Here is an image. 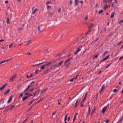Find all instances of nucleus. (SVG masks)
I'll return each mask as SVG.
<instances>
[{
  "label": "nucleus",
  "mask_w": 123,
  "mask_h": 123,
  "mask_svg": "<svg viewBox=\"0 0 123 123\" xmlns=\"http://www.w3.org/2000/svg\"><path fill=\"white\" fill-rule=\"evenodd\" d=\"M86 97L85 96L84 97V98L83 99V101H84L85 100V99H86Z\"/></svg>",
  "instance_id": "3c124183"
},
{
  "label": "nucleus",
  "mask_w": 123,
  "mask_h": 123,
  "mask_svg": "<svg viewBox=\"0 0 123 123\" xmlns=\"http://www.w3.org/2000/svg\"><path fill=\"white\" fill-rule=\"evenodd\" d=\"M15 107V106L14 105H12L11 106V107L10 108V109H12L13 108Z\"/></svg>",
  "instance_id": "c85d7f7f"
},
{
  "label": "nucleus",
  "mask_w": 123,
  "mask_h": 123,
  "mask_svg": "<svg viewBox=\"0 0 123 123\" xmlns=\"http://www.w3.org/2000/svg\"><path fill=\"white\" fill-rule=\"evenodd\" d=\"M109 106V104H108L106 106L104 107L102 109V111H101V112L103 113V114H104L107 108Z\"/></svg>",
  "instance_id": "f257e3e1"
},
{
  "label": "nucleus",
  "mask_w": 123,
  "mask_h": 123,
  "mask_svg": "<svg viewBox=\"0 0 123 123\" xmlns=\"http://www.w3.org/2000/svg\"><path fill=\"white\" fill-rule=\"evenodd\" d=\"M67 118L65 117L64 119V122L66 121V120L67 119Z\"/></svg>",
  "instance_id": "c03bdc74"
},
{
  "label": "nucleus",
  "mask_w": 123,
  "mask_h": 123,
  "mask_svg": "<svg viewBox=\"0 0 123 123\" xmlns=\"http://www.w3.org/2000/svg\"><path fill=\"white\" fill-rule=\"evenodd\" d=\"M91 31V30H89L88 31L86 34V35L87 34L89 33V32H90Z\"/></svg>",
  "instance_id": "a18cd8bd"
},
{
  "label": "nucleus",
  "mask_w": 123,
  "mask_h": 123,
  "mask_svg": "<svg viewBox=\"0 0 123 123\" xmlns=\"http://www.w3.org/2000/svg\"><path fill=\"white\" fill-rule=\"evenodd\" d=\"M108 53V52L107 51H105L104 53L103 54V56H105L106 54Z\"/></svg>",
  "instance_id": "6ab92c4d"
},
{
  "label": "nucleus",
  "mask_w": 123,
  "mask_h": 123,
  "mask_svg": "<svg viewBox=\"0 0 123 123\" xmlns=\"http://www.w3.org/2000/svg\"><path fill=\"white\" fill-rule=\"evenodd\" d=\"M16 74H15L12 76L10 79L9 81L11 82H12L14 81V80L16 78Z\"/></svg>",
  "instance_id": "f03ea898"
},
{
  "label": "nucleus",
  "mask_w": 123,
  "mask_h": 123,
  "mask_svg": "<svg viewBox=\"0 0 123 123\" xmlns=\"http://www.w3.org/2000/svg\"><path fill=\"white\" fill-rule=\"evenodd\" d=\"M111 64H109L106 67V68H108V67L111 65Z\"/></svg>",
  "instance_id": "58836bf2"
},
{
  "label": "nucleus",
  "mask_w": 123,
  "mask_h": 123,
  "mask_svg": "<svg viewBox=\"0 0 123 123\" xmlns=\"http://www.w3.org/2000/svg\"><path fill=\"white\" fill-rule=\"evenodd\" d=\"M30 123H33V120H31Z\"/></svg>",
  "instance_id": "338daca9"
},
{
  "label": "nucleus",
  "mask_w": 123,
  "mask_h": 123,
  "mask_svg": "<svg viewBox=\"0 0 123 123\" xmlns=\"http://www.w3.org/2000/svg\"><path fill=\"white\" fill-rule=\"evenodd\" d=\"M73 79L74 80H76V79L75 77H74Z\"/></svg>",
  "instance_id": "13d9d810"
},
{
  "label": "nucleus",
  "mask_w": 123,
  "mask_h": 123,
  "mask_svg": "<svg viewBox=\"0 0 123 123\" xmlns=\"http://www.w3.org/2000/svg\"><path fill=\"white\" fill-rule=\"evenodd\" d=\"M123 116H122L120 119L118 120L116 123H122L123 120Z\"/></svg>",
  "instance_id": "0eeeda50"
},
{
  "label": "nucleus",
  "mask_w": 123,
  "mask_h": 123,
  "mask_svg": "<svg viewBox=\"0 0 123 123\" xmlns=\"http://www.w3.org/2000/svg\"><path fill=\"white\" fill-rule=\"evenodd\" d=\"M105 85L104 84L103 85L102 87L101 90H103L105 88Z\"/></svg>",
  "instance_id": "5701e85b"
},
{
  "label": "nucleus",
  "mask_w": 123,
  "mask_h": 123,
  "mask_svg": "<svg viewBox=\"0 0 123 123\" xmlns=\"http://www.w3.org/2000/svg\"><path fill=\"white\" fill-rule=\"evenodd\" d=\"M32 75H33V74H31L29 76L28 75H27V77L28 78H30L31 77H32Z\"/></svg>",
  "instance_id": "aec40b11"
},
{
  "label": "nucleus",
  "mask_w": 123,
  "mask_h": 123,
  "mask_svg": "<svg viewBox=\"0 0 123 123\" xmlns=\"http://www.w3.org/2000/svg\"><path fill=\"white\" fill-rule=\"evenodd\" d=\"M50 63H48L47 64H45V65H45V66H47V65H48V64H50Z\"/></svg>",
  "instance_id": "8fccbe9b"
},
{
  "label": "nucleus",
  "mask_w": 123,
  "mask_h": 123,
  "mask_svg": "<svg viewBox=\"0 0 123 123\" xmlns=\"http://www.w3.org/2000/svg\"><path fill=\"white\" fill-rule=\"evenodd\" d=\"M12 44H10V45H9V48H10L12 46Z\"/></svg>",
  "instance_id": "49530a36"
},
{
  "label": "nucleus",
  "mask_w": 123,
  "mask_h": 123,
  "mask_svg": "<svg viewBox=\"0 0 123 123\" xmlns=\"http://www.w3.org/2000/svg\"><path fill=\"white\" fill-rule=\"evenodd\" d=\"M117 91V90L116 89H115L114 90L113 92H114Z\"/></svg>",
  "instance_id": "e433bc0d"
},
{
  "label": "nucleus",
  "mask_w": 123,
  "mask_h": 123,
  "mask_svg": "<svg viewBox=\"0 0 123 123\" xmlns=\"http://www.w3.org/2000/svg\"><path fill=\"white\" fill-rule=\"evenodd\" d=\"M28 97L27 96H26L25 97H23L22 98V101H24L27 98H28Z\"/></svg>",
  "instance_id": "9b49d317"
},
{
  "label": "nucleus",
  "mask_w": 123,
  "mask_h": 123,
  "mask_svg": "<svg viewBox=\"0 0 123 123\" xmlns=\"http://www.w3.org/2000/svg\"><path fill=\"white\" fill-rule=\"evenodd\" d=\"M115 12H114L113 13H112V14L111 15V16L110 18H113L114 15V14H115Z\"/></svg>",
  "instance_id": "dca6fc26"
},
{
  "label": "nucleus",
  "mask_w": 123,
  "mask_h": 123,
  "mask_svg": "<svg viewBox=\"0 0 123 123\" xmlns=\"http://www.w3.org/2000/svg\"><path fill=\"white\" fill-rule=\"evenodd\" d=\"M23 95V93H21L20 94V96L21 97H22Z\"/></svg>",
  "instance_id": "09e8293b"
},
{
  "label": "nucleus",
  "mask_w": 123,
  "mask_h": 123,
  "mask_svg": "<svg viewBox=\"0 0 123 123\" xmlns=\"http://www.w3.org/2000/svg\"><path fill=\"white\" fill-rule=\"evenodd\" d=\"M63 62L64 61L63 60H62L61 62H60L58 64V66H61Z\"/></svg>",
  "instance_id": "1a4fd4ad"
},
{
  "label": "nucleus",
  "mask_w": 123,
  "mask_h": 123,
  "mask_svg": "<svg viewBox=\"0 0 123 123\" xmlns=\"http://www.w3.org/2000/svg\"><path fill=\"white\" fill-rule=\"evenodd\" d=\"M51 3L50 2H47L46 3V5H47L48 4H51Z\"/></svg>",
  "instance_id": "c9c22d12"
},
{
  "label": "nucleus",
  "mask_w": 123,
  "mask_h": 123,
  "mask_svg": "<svg viewBox=\"0 0 123 123\" xmlns=\"http://www.w3.org/2000/svg\"><path fill=\"white\" fill-rule=\"evenodd\" d=\"M75 119H76L75 118H74L73 120V122L75 120Z\"/></svg>",
  "instance_id": "e2e57ef3"
},
{
  "label": "nucleus",
  "mask_w": 123,
  "mask_h": 123,
  "mask_svg": "<svg viewBox=\"0 0 123 123\" xmlns=\"http://www.w3.org/2000/svg\"><path fill=\"white\" fill-rule=\"evenodd\" d=\"M30 85H28V86L27 88H28V89L30 87Z\"/></svg>",
  "instance_id": "0e129e2a"
},
{
  "label": "nucleus",
  "mask_w": 123,
  "mask_h": 123,
  "mask_svg": "<svg viewBox=\"0 0 123 123\" xmlns=\"http://www.w3.org/2000/svg\"><path fill=\"white\" fill-rule=\"evenodd\" d=\"M6 22L8 24H10V22L9 21V18H7L6 19Z\"/></svg>",
  "instance_id": "f8f14e48"
},
{
  "label": "nucleus",
  "mask_w": 123,
  "mask_h": 123,
  "mask_svg": "<svg viewBox=\"0 0 123 123\" xmlns=\"http://www.w3.org/2000/svg\"><path fill=\"white\" fill-rule=\"evenodd\" d=\"M53 14V12H51L49 14V15L50 16H51Z\"/></svg>",
  "instance_id": "de8ad7c7"
},
{
  "label": "nucleus",
  "mask_w": 123,
  "mask_h": 123,
  "mask_svg": "<svg viewBox=\"0 0 123 123\" xmlns=\"http://www.w3.org/2000/svg\"><path fill=\"white\" fill-rule=\"evenodd\" d=\"M103 12V10H101L99 11V14H100L102 13Z\"/></svg>",
  "instance_id": "a878e982"
},
{
  "label": "nucleus",
  "mask_w": 123,
  "mask_h": 123,
  "mask_svg": "<svg viewBox=\"0 0 123 123\" xmlns=\"http://www.w3.org/2000/svg\"><path fill=\"white\" fill-rule=\"evenodd\" d=\"M42 64V63H39V64H37L36 65H40V64Z\"/></svg>",
  "instance_id": "680f3d73"
},
{
  "label": "nucleus",
  "mask_w": 123,
  "mask_h": 123,
  "mask_svg": "<svg viewBox=\"0 0 123 123\" xmlns=\"http://www.w3.org/2000/svg\"><path fill=\"white\" fill-rule=\"evenodd\" d=\"M110 56V55H109L106 57L104 58L102 60H101L100 61V62L101 63L103 62L104 61L106 60Z\"/></svg>",
  "instance_id": "7ed1b4c3"
},
{
  "label": "nucleus",
  "mask_w": 123,
  "mask_h": 123,
  "mask_svg": "<svg viewBox=\"0 0 123 123\" xmlns=\"http://www.w3.org/2000/svg\"><path fill=\"white\" fill-rule=\"evenodd\" d=\"M35 82V81H32L30 83V85H31L32 84L34 83Z\"/></svg>",
  "instance_id": "72a5a7b5"
},
{
  "label": "nucleus",
  "mask_w": 123,
  "mask_h": 123,
  "mask_svg": "<svg viewBox=\"0 0 123 123\" xmlns=\"http://www.w3.org/2000/svg\"><path fill=\"white\" fill-rule=\"evenodd\" d=\"M38 70H36L35 71V73L36 74H37Z\"/></svg>",
  "instance_id": "4c0bfd02"
},
{
  "label": "nucleus",
  "mask_w": 123,
  "mask_h": 123,
  "mask_svg": "<svg viewBox=\"0 0 123 123\" xmlns=\"http://www.w3.org/2000/svg\"><path fill=\"white\" fill-rule=\"evenodd\" d=\"M51 7V6H50L47 5V9H48L49 8H50Z\"/></svg>",
  "instance_id": "bb28decb"
},
{
  "label": "nucleus",
  "mask_w": 123,
  "mask_h": 123,
  "mask_svg": "<svg viewBox=\"0 0 123 123\" xmlns=\"http://www.w3.org/2000/svg\"><path fill=\"white\" fill-rule=\"evenodd\" d=\"M70 119V116H69L68 117V121H69V120Z\"/></svg>",
  "instance_id": "4d7b16f0"
},
{
  "label": "nucleus",
  "mask_w": 123,
  "mask_h": 123,
  "mask_svg": "<svg viewBox=\"0 0 123 123\" xmlns=\"http://www.w3.org/2000/svg\"><path fill=\"white\" fill-rule=\"evenodd\" d=\"M88 17L87 16L85 18V20L86 21L88 19Z\"/></svg>",
  "instance_id": "473e14b6"
},
{
  "label": "nucleus",
  "mask_w": 123,
  "mask_h": 123,
  "mask_svg": "<svg viewBox=\"0 0 123 123\" xmlns=\"http://www.w3.org/2000/svg\"><path fill=\"white\" fill-rule=\"evenodd\" d=\"M58 13H59L61 11V8H60L58 9Z\"/></svg>",
  "instance_id": "cd10ccee"
},
{
  "label": "nucleus",
  "mask_w": 123,
  "mask_h": 123,
  "mask_svg": "<svg viewBox=\"0 0 123 123\" xmlns=\"http://www.w3.org/2000/svg\"><path fill=\"white\" fill-rule=\"evenodd\" d=\"M28 90V88L26 89L25 90H24V92H25V91H27Z\"/></svg>",
  "instance_id": "603ef678"
},
{
  "label": "nucleus",
  "mask_w": 123,
  "mask_h": 123,
  "mask_svg": "<svg viewBox=\"0 0 123 123\" xmlns=\"http://www.w3.org/2000/svg\"><path fill=\"white\" fill-rule=\"evenodd\" d=\"M45 68V65H43V66H41V69H43Z\"/></svg>",
  "instance_id": "4be33fe9"
},
{
  "label": "nucleus",
  "mask_w": 123,
  "mask_h": 123,
  "mask_svg": "<svg viewBox=\"0 0 123 123\" xmlns=\"http://www.w3.org/2000/svg\"><path fill=\"white\" fill-rule=\"evenodd\" d=\"M74 3L75 6H76L78 5V1L77 0H74Z\"/></svg>",
  "instance_id": "4468645a"
},
{
  "label": "nucleus",
  "mask_w": 123,
  "mask_h": 123,
  "mask_svg": "<svg viewBox=\"0 0 123 123\" xmlns=\"http://www.w3.org/2000/svg\"><path fill=\"white\" fill-rule=\"evenodd\" d=\"M108 6L107 5L105 4L104 7V9L105 10L106 8L108 7Z\"/></svg>",
  "instance_id": "412c9836"
},
{
  "label": "nucleus",
  "mask_w": 123,
  "mask_h": 123,
  "mask_svg": "<svg viewBox=\"0 0 123 123\" xmlns=\"http://www.w3.org/2000/svg\"><path fill=\"white\" fill-rule=\"evenodd\" d=\"M27 120V118L23 122V123H24Z\"/></svg>",
  "instance_id": "f704fd0d"
},
{
  "label": "nucleus",
  "mask_w": 123,
  "mask_h": 123,
  "mask_svg": "<svg viewBox=\"0 0 123 123\" xmlns=\"http://www.w3.org/2000/svg\"><path fill=\"white\" fill-rule=\"evenodd\" d=\"M42 26V25H40L39 26L38 28V31H39V30L41 28V27Z\"/></svg>",
  "instance_id": "393cba45"
},
{
  "label": "nucleus",
  "mask_w": 123,
  "mask_h": 123,
  "mask_svg": "<svg viewBox=\"0 0 123 123\" xmlns=\"http://www.w3.org/2000/svg\"><path fill=\"white\" fill-rule=\"evenodd\" d=\"M79 76V75L77 74L76 75V76L75 77L77 79Z\"/></svg>",
  "instance_id": "ea45409f"
},
{
  "label": "nucleus",
  "mask_w": 123,
  "mask_h": 123,
  "mask_svg": "<svg viewBox=\"0 0 123 123\" xmlns=\"http://www.w3.org/2000/svg\"><path fill=\"white\" fill-rule=\"evenodd\" d=\"M123 22V20H122L121 21H120L119 22V23L120 24L121 23Z\"/></svg>",
  "instance_id": "79ce46f5"
},
{
  "label": "nucleus",
  "mask_w": 123,
  "mask_h": 123,
  "mask_svg": "<svg viewBox=\"0 0 123 123\" xmlns=\"http://www.w3.org/2000/svg\"><path fill=\"white\" fill-rule=\"evenodd\" d=\"M49 70L48 69H47L46 71V72H47Z\"/></svg>",
  "instance_id": "774afa93"
},
{
  "label": "nucleus",
  "mask_w": 123,
  "mask_h": 123,
  "mask_svg": "<svg viewBox=\"0 0 123 123\" xmlns=\"http://www.w3.org/2000/svg\"><path fill=\"white\" fill-rule=\"evenodd\" d=\"M32 43V40H30L27 43V45H29L31 43Z\"/></svg>",
  "instance_id": "ddd939ff"
},
{
  "label": "nucleus",
  "mask_w": 123,
  "mask_h": 123,
  "mask_svg": "<svg viewBox=\"0 0 123 123\" xmlns=\"http://www.w3.org/2000/svg\"><path fill=\"white\" fill-rule=\"evenodd\" d=\"M4 41V39H2V40H0V42H1L2 41Z\"/></svg>",
  "instance_id": "052dcab7"
},
{
  "label": "nucleus",
  "mask_w": 123,
  "mask_h": 123,
  "mask_svg": "<svg viewBox=\"0 0 123 123\" xmlns=\"http://www.w3.org/2000/svg\"><path fill=\"white\" fill-rule=\"evenodd\" d=\"M122 58H123V56H121L119 58V60H121Z\"/></svg>",
  "instance_id": "a19ab883"
},
{
  "label": "nucleus",
  "mask_w": 123,
  "mask_h": 123,
  "mask_svg": "<svg viewBox=\"0 0 123 123\" xmlns=\"http://www.w3.org/2000/svg\"><path fill=\"white\" fill-rule=\"evenodd\" d=\"M47 90V89H44L43 90L42 92V93H43V92H45L46 90Z\"/></svg>",
  "instance_id": "c756f323"
},
{
  "label": "nucleus",
  "mask_w": 123,
  "mask_h": 123,
  "mask_svg": "<svg viewBox=\"0 0 123 123\" xmlns=\"http://www.w3.org/2000/svg\"><path fill=\"white\" fill-rule=\"evenodd\" d=\"M28 94V93L26 92V93H25V95H27Z\"/></svg>",
  "instance_id": "6e6d98bb"
},
{
  "label": "nucleus",
  "mask_w": 123,
  "mask_h": 123,
  "mask_svg": "<svg viewBox=\"0 0 123 123\" xmlns=\"http://www.w3.org/2000/svg\"><path fill=\"white\" fill-rule=\"evenodd\" d=\"M90 109H91V108H90V107H88V111L87 113L86 114L87 116L88 115L90 111Z\"/></svg>",
  "instance_id": "2eb2a0df"
},
{
  "label": "nucleus",
  "mask_w": 123,
  "mask_h": 123,
  "mask_svg": "<svg viewBox=\"0 0 123 123\" xmlns=\"http://www.w3.org/2000/svg\"><path fill=\"white\" fill-rule=\"evenodd\" d=\"M7 85V84L5 83L0 88V90H2L5 87V86Z\"/></svg>",
  "instance_id": "39448f33"
},
{
  "label": "nucleus",
  "mask_w": 123,
  "mask_h": 123,
  "mask_svg": "<svg viewBox=\"0 0 123 123\" xmlns=\"http://www.w3.org/2000/svg\"><path fill=\"white\" fill-rule=\"evenodd\" d=\"M32 96V95L31 94H29L27 96L28 97H30V96Z\"/></svg>",
  "instance_id": "2f4dec72"
},
{
  "label": "nucleus",
  "mask_w": 123,
  "mask_h": 123,
  "mask_svg": "<svg viewBox=\"0 0 123 123\" xmlns=\"http://www.w3.org/2000/svg\"><path fill=\"white\" fill-rule=\"evenodd\" d=\"M33 89H31L29 90V91L30 92H32L33 91Z\"/></svg>",
  "instance_id": "5fc2aeb1"
},
{
  "label": "nucleus",
  "mask_w": 123,
  "mask_h": 123,
  "mask_svg": "<svg viewBox=\"0 0 123 123\" xmlns=\"http://www.w3.org/2000/svg\"><path fill=\"white\" fill-rule=\"evenodd\" d=\"M74 80L72 78V79H71L70 80V81H73Z\"/></svg>",
  "instance_id": "bf43d9fd"
},
{
  "label": "nucleus",
  "mask_w": 123,
  "mask_h": 123,
  "mask_svg": "<svg viewBox=\"0 0 123 123\" xmlns=\"http://www.w3.org/2000/svg\"><path fill=\"white\" fill-rule=\"evenodd\" d=\"M81 50V49L80 48H78L77 49V50L76 52L75 53V54L76 55Z\"/></svg>",
  "instance_id": "423d86ee"
},
{
  "label": "nucleus",
  "mask_w": 123,
  "mask_h": 123,
  "mask_svg": "<svg viewBox=\"0 0 123 123\" xmlns=\"http://www.w3.org/2000/svg\"><path fill=\"white\" fill-rule=\"evenodd\" d=\"M33 101L32 100L29 104V105H30L32 104V103L33 102Z\"/></svg>",
  "instance_id": "69168bd1"
},
{
  "label": "nucleus",
  "mask_w": 123,
  "mask_h": 123,
  "mask_svg": "<svg viewBox=\"0 0 123 123\" xmlns=\"http://www.w3.org/2000/svg\"><path fill=\"white\" fill-rule=\"evenodd\" d=\"M23 30L22 28L21 27V28H18V30Z\"/></svg>",
  "instance_id": "7c9ffc66"
},
{
  "label": "nucleus",
  "mask_w": 123,
  "mask_h": 123,
  "mask_svg": "<svg viewBox=\"0 0 123 123\" xmlns=\"http://www.w3.org/2000/svg\"><path fill=\"white\" fill-rule=\"evenodd\" d=\"M109 122L108 120H107L105 121V123H108Z\"/></svg>",
  "instance_id": "37998d69"
},
{
  "label": "nucleus",
  "mask_w": 123,
  "mask_h": 123,
  "mask_svg": "<svg viewBox=\"0 0 123 123\" xmlns=\"http://www.w3.org/2000/svg\"><path fill=\"white\" fill-rule=\"evenodd\" d=\"M38 9L37 8H35L34 9V11L32 12V13L33 14H34L35 12L37 11Z\"/></svg>",
  "instance_id": "a211bd4d"
},
{
  "label": "nucleus",
  "mask_w": 123,
  "mask_h": 123,
  "mask_svg": "<svg viewBox=\"0 0 123 123\" xmlns=\"http://www.w3.org/2000/svg\"><path fill=\"white\" fill-rule=\"evenodd\" d=\"M79 99H77V100H76V103H75V107L76 106V105L77 104V103H78V102L79 101Z\"/></svg>",
  "instance_id": "b1692460"
},
{
  "label": "nucleus",
  "mask_w": 123,
  "mask_h": 123,
  "mask_svg": "<svg viewBox=\"0 0 123 123\" xmlns=\"http://www.w3.org/2000/svg\"><path fill=\"white\" fill-rule=\"evenodd\" d=\"M71 60V59H69L66 60L64 64H65L67 62Z\"/></svg>",
  "instance_id": "f3484780"
},
{
  "label": "nucleus",
  "mask_w": 123,
  "mask_h": 123,
  "mask_svg": "<svg viewBox=\"0 0 123 123\" xmlns=\"http://www.w3.org/2000/svg\"><path fill=\"white\" fill-rule=\"evenodd\" d=\"M121 43H122V42L121 41V42H120L119 43H117V45H120V44Z\"/></svg>",
  "instance_id": "864d4df0"
},
{
  "label": "nucleus",
  "mask_w": 123,
  "mask_h": 123,
  "mask_svg": "<svg viewBox=\"0 0 123 123\" xmlns=\"http://www.w3.org/2000/svg\"><path fill=\"white\" fill-rule=\"evenodd\" d=\"M56 64H54V65H53L49 68V69L50 70L52 69H55V68L56 67Z\"/></svg>",
  "instance_id": "20e7f679"
},
{
  "label": "nucleus",
  "mask_w": 123,
  "mask_h": 123,
  "mask_svg": "<svg viewBox=\"0 0 123 123\" xmlns=\"http://www.w3.org/2000/svg\"><path fill=\"white\" fill-rule=\"evenodd\" d=\"M12 99V97L11 96H10L7 102V103H9L11 101Z\"/></svg>",
  "instance_id": "6e6552de"
},
{
  "label": "nucleus",
  "mask_w": 123,
  "mask_h": 123,
  "mask_svg": "<svg viewBox=\"0 0 123 123\" xmlns=\"http://www.w3.org/2000/svg\"><path fill=\"white\" fill-rule=\"evenodd\" d=\"M10 91V89H9L7 90L4 93V95H6L9 92V91Z\"/></svg>",
  "instance_id": "9d476101"
}]
</instances>
